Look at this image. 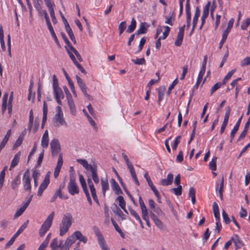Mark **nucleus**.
Wrapping results in <instances>:
<instances>
[{
    "instance_id": "f257e3e1",
    "label": "nucleus",
    "mask_w": 250,
    "mask_h": 250,
    "mask_svg": "<svg viewBox=\"0 0 250 250\" xmlns=\"http://www.w3.org/2000/svg\"><path fill=\"white\" fill-rule=\"evenodd\" d=\"M73 217L70 213H66L63 216L60 224V235H64L68 230L72 223Z\"/></svg>"
},
{
    "instance_id": "f03ea898",
    "label": "nucleus",
    "mask_w": 250,
    "mask_h": 250,
    "mask_svg": "<svg viewBox=\"0 0 250 250\" xmlns=\"http://www.w3.org/2000/svg\"><path fill=\"white\" fill-rule=\"evenodd\" d=\"M55 213L52 211L47 217L46 219L43 222L39 230V235L41 237H42L46 232L51 227L53 220L54 218Z\"/></svg>"
},
{
    "instance_id": "7ed1b4c3",
    "label": "nucleus",
    "mask_w": 250,
    "mask_h": 250,
    "mask_svg": "<svg viewBox=\"0 0 250 250\" xmlns=\"http://www.w3.org/2000/svg\"><path fill=\"white\" fill-rule=\"evenodd\" d=\"M67 188L69 193L72 195H74L75 194H78L79 192V187L75 182V178L72 175L70 176V179L68 184Z\"/></svg>"
},
{
    "instance_id": "20e7f679",
    "label": "nucleus",
    "mask_w": 250,
    "mask_h": 250,
    "mask_svg": "<svg viewBox=\"0 0 250 250\" xmlns=\"http://www.w3.org/2000/svg\"><path fill=\"white\" fill-rule=\"evenodd\" d=\"M29 221L26 220L20 228L16 233L12 237L10 240L7 243L5 248L9 247L13 244L16 238L25 229L28 224Z\"/></svg>"
},
{
    "instance_id": "39448f33",
    "label": "nucleus",
    "mask_w": 250,
    "mask_h": 250,
    "mask_svg": "<svg viewBox=\"0 0 250 250\" xmlns=\"http://www.w3.org/2000/svg\"><path fill=\"white\" fill-rule=\"evenodd\" d=\"M51 154L53 157L56 156L61 151V148L57 139H53L50 143Z\"/></svg>"
},
{
    "instance_id": "423d86ee",
    "label": "nucleus",
    "mask_w": 250,
    "mask_h": 250,
    "mask_svg": "<svg viewBox=\"0 0 250 250\" xmlns=\"http://www.w3.org/2000/svg\"><path fill=\"white\" fill-rule=\"evenodd\" d=\"M234 21V20L233 18H231L229 21L228 24V27L226 28V29L224 31L222 35V39L220 42V49H221L222 47L223 44L225 42L227 38L228 35L233 26Z\"/></svg>"
},
{
    "instance_id": "0eeeda50",
    "label": "nucleus",
    "mask_w": 250,
    "mask_h": 250,
    "mask_svg": "<svg viewBox=\"0 0 250 250\" xmlns=\"http://www.w3.org/2000/svg\"><path fill=\"white\" fill-rule=\"evenodd\" d=\"M52 123L54 126L60 127L62 125L67 126L63 115L55 114L52 119Z\"/></svg>"
},
{
    "instance_id": "6e6552de",
    "label": "nucleus",
    "mask_w": 250,
    "mask_h": 250,
    "mask_svg": "<svg viewBox=\"0 0 250 250\" xmlns=\"http://www.w3.org/2000/svg\"><path fill=\"white\" fill-rule=\"evenodd\" d=\"M23 181V185L24 189L26 191H31V182H30V173L29 169H27L23 176L22 178Z\"/></svg>"
},
{
    "instance_id": "1a4fd4ad",
    "label": "nucleus",
    "mask_w": 250,
    "mask_h": 250,
    "mask_svg": "<svg viewBox=\"0 0 250 250\" xmlns=\"http://www.w3.org/2000/svg\"><path fill=\"white\" fill-rule=\"evenodd\" d=\"M75 241L74 236H70L65 240L64 243L63 244L62 243L61 245V250H69Z\"/></svg>"
},
{
    "instance_id": "9d476101",
    "label": "nucleus",
    "mask_w": 250,
    "mask_h": 250,
    "mask_svg": "<svg viewBox=\"0 0 250 250\" xmlns=\"http://www.w3.org/2000/svg\"><path fill=\"white\" fill-rule=\"evenodd\" d=\"M50 182L49 179V175L48 174H46L43 181L40 185L38 191V196H40L42 195L43 190L46 188Z\"/></svg>"
},
{
    "instance_id": "9b49d317",
    "label": "nucleus",
    "mask_w": 250,
    "mask_h": 250,
    "mask_svg": "<svg viewBox=\"0 0 250 250\" xmlns=\"http://www.w3.org/2000/svg\"><path fill=\"white\" fill-rule=\"evenodd\" d=\"M96 235L98 238V243L102 250H110L106 244L103 235L100 232L97 233Z\"/></svg>"
},
{
    "instance_id": "f8f14e48",
    "label": "nucleus",
    "mask_w": 250,
    "mask_h": 250,
    "mask_svg": "<svg viewBox=\"0 0 250 250\" xmlns=\"http://www.w3.org/2000/svg\"><path fill=\"white\" fill-rule=\"evenodd\" d=\"M63 164V159H62V153L59 154L58 162H57V165L55 168L54 172V176L55 178H57L59 175V173L60 172L61 167Z\"/></svg>"
},
{
    "instance_id": "ddd939ff",
    "label": "nucleus",
    "mask_w": 250,
    "mask_h": 250,
    "mask_svg": "<svg viewBox=\"0 0 250 250\" xmlns=\"http://www.w3.org/2000/svg\"><path fill=\"white\" fill-rule=\"evenodd\" d=\"M54 94L56 98V101L60 105H62L61 99L64 98V94L61 88H57L53 89Z\"/></svg>"
},
{
    "instance_id": "4468645a",
    "label": "nucleus",
    "mask_w": 250,
    "mask_h": 250,
    "mask_svg": "<svg viewBox=\"0 0 250 250\" xmlns=\"http://www.w3.org/2000/svg\"><path fill=\"white\" fill-rule=\"evenodd\" d=\"M149 215L154 222L155 225L160 229H163V223L158 219L157 216L151 211L149 213Z\"/></svg>"
},
{
    "instance_id": "2eb2a0df",
    "label": "nucleus",
    "mask_w": 250,
    "mask_h": 250,
    "mask_svg": "<svg viewBox=\"0 0 250 250\" xmlns=\"http://www.w3.org/2000/svg\"><path fill=\"white\" fill-rule=\"evenodd\" d=\"M173 179V175L172 173L168 174L167 179H162L160 181V185L167 186L172 184Z\"/></svg>"
},
{
    "instance_id": "dca6fc26",
    "label": "nucleus",
    "mask_w": 250,
    "mask_h": 250,
    "mask_svg": "<svg viewBox=\"0 0 250 250\" xmlns=\"http://www.w3.org/2000/svg\"><path fill=\"white\" fill-rule=\"evenodd\" d=\"M149 25L146 22H142L140 25L139 29L135 33L136 35L146 34Z\"/></svg>"
},
{
    "instance_id": "f3484780",
    "label": "nucleus",
    "mask_w": 250,
    "mask_h": 250,
    "mask_svg": "<svg viewBox=\"0 0 250 250\" xmlns=\"http://www.w3.org/2000/svg\"><path fill=\"white\" fill-rule=\"evenodd\" d=\"M210 2L208 1V3L205 5L204 7L203 14L201 17V21L202 22V25H204L206 18L208 17L209 13V8L210 6Z\"/></svg>"
},
{
    "instance_id": "a211bd4d",
    "label": "nucleus",
    "mask_w": 250,
    "mask_h": 250,
    "mask_svg": "<svg viewBox=\"0 0 250 250\" xmlns=\"http://www.w3.org/2000/svg\"><path fill=\"white\" fill-rule=\"evenodd\" d=\"M62 241H59L58 239L54 238L50 244V247L52 250H58L60 249L61 250V246L62 244Z\"/></svg>"
},
{
    "instance_id": "6ab92c4d",
    "label": "nucleus",
    "mask_w": 250,
    "mask_h": 250,
    "mask_svg": "<svg viewBox=\"0 0 250 250\" xmlns=\"http://www.w3.org/2000/svg\"><path fill=\"white\" fill-rule=\"evenodd\" d=\"M242 118V116L238 120V121L236 122L235 125H234L233 128L232 129V130L231 131L230 136V142H231L232 141L236 133L237 132V131H238V130L239 129V126H240V123L241 122Z\"/></svg>"
},
{
    "instance_id": "aec40b11",
    "label": "nucleus",
    "mask_w": 250,
    "mask_h": 250,
    "mask_svg": "<svg viewBox=\"0 0 250 250\" xmlns=\"http://www.w3.org/2000/svg\"><path fill=\"white\" fill-rule=\"evenodd\" d=\"M21 152H18L14 157V158L11 161V165L10 166L9 170H11L14 168L19 163L20 159Z\"/></svg>"
},
{
    "instance_id": "412c9836",
    "label": "nucleus",
    "mask_w": 250,
    "mask_h": 250,
    "mask_svg": "<svg viewBox=\"0 0 250 250\" xmlns=\"http://www.w3.org/2000/svg\"><path fill=\"white\" fill-rule=\"evenodd\" d=\"M231 240H232L236 250L241 249L244 246L243 242L240 239L238 235H235L234 237H231Z\"/></svg>"
},
{
    "instance_id": "4be33fe9",
    "label": "nucleus",
    "mask_w": 250,
    "mask_h": 250,
    "mask_svg": "<svg viewBox=\"0 0 250 250\" xmlns=\"http://www.w3.org/2000/svg\"><path fill=\"white\" fill-rule=\"evenodd\" d=\"M111 184L112 189L115 191L116 194H120L123 193L120 187L115 179H111Z\"/></svg>"
},
{
    "instance_id": "5701e85b",
    "label": "nucleus",
    "mask_w": 250,
    "mask_h": 250,
    "mask_svg": "<svg viewBox=\"0 0 250 250\" xmlns=\"http://www.w3.org/2000/svg\"><path fill=\"white\" fill-rule=\"evenodd\" d=\"M72 235H73L74 237H75L77 239L79 240L80 241L83 242L84 244H85L87 241V238L83 235L80 231H76Z\"/></svg>"
},
{
    "instance_id": "b1692460",
    "label": "nucleus",
    "mask_w": 250,
    "mask_h": 250,
    "mask_svg": "<svg viewBox=\"0 0 250 250\" xmlns=\"http://www.w3.org/2000/svg\"><path fill=\"white\" fill-rule=\"evenodd\" d=\"M67 100L70 112L72 114L75 115L76 113V108L72 97H69V98H67Z\"/></svg>"
},
{
    "instance_id": "393cba45",
    "label": "nucleus",
    "mask_w": 250,
    "mask_h": 250,
    "mask_svg": "<svg viewBox=\"0 0 250 250\" xmlns=\"http://www.w3.org/2000/svg\"><path fill=\"white\" fill-rule=\"evenodd\" d=\"M101 185L103 195L104 196H105L106 191L109 189V184L107 177H106L105 180L103 179H101Z\"/></svg>"
},
{
    "instance_id": "a878e982",
    "label": "nucleus",
    "mask_w": 250,
    "mask_h": 250,
    "mask_svg": "<svg viewBox=\"0 0 250 250\" xmlns=\"http://www.w3.org/2000/svg\"><path fill=\"white\" fill-rule=\"evenodd\" d=\"M213 211L216 221H220L219 207L216 202L213 204Z\"/></svg>"
},
{
    "instance_id": "bb28decb",
    "label": "nucleus",
    "mask_w": 250,
    "mask_h": 250,
    "mask_svg": "<svg viewBox=\"0 0 250 250\" xmlns=\"http://www.w3.org/2000/svg\"><path fill=\"white\" fill-rule=\"evenodd\" d=\"M200 15V10L198 7H196L194 15L193 18L192 24L194 26H196V24L198 22V18Z\"/></svg>"
},
{
    "instance_id": "cd10ccee",
    "label": "nucleus",
    "mask_w": 250,
    "mask_h": 250,
    "mask_svg": "<svg viewBox=\"0 0 250 250\" xmlns=\"http://www.w3.org/2000/svg\"><path fill=\"white\" fill-rule=\"evenodd\" d=\"M186 13L187 20H191L190 0H187L186 4Z\"/></svg>"
},
{
    "instance_id": "c85d7f7f",
    "label": "nucleus",
    "mask_w": 250,
    "mask_h": 250,
    "mask_svg": "<svg viewBox=\"0 0 250 250\" xmlns=\"http://www.w3.org/2000/svg\"><path fill=\"white\" fill-rule=\"evenodd\" d=\"M136 26V20L134 18H132L131 21V24H130V25H129L128 26V28L126 30V32L129 33H131L133 32L134 31V30L135 29Z\"/></svg>"
},
{
    "instance_id": "c756f323",
    "label": "nucleus",
    "mask_w": 250,
    "mask_h": 250,
    "mask_svg": "<svg viewBox=\"0 0 250 250\" xmlns=\"http://www.w3.org/2000/svg\"><path fill=\"white\" fill-rule=\"evenodd\" d=\"M48 111L47 105L45 101L43 102V117L42 119V123L45 124L47 120V114Z\"/></svg>"
},
{
    "instance_id": "7c9ffc66",
    "label": "nucleus",
    "mask_w": 250,
    "mask_h": 250,
    "mask_svg": "<svg viewBox=\"0 0 250 250\" xmlns=\"http://www.w3.org/2000/svg\"><path fill=\"white\" fill-rule=\"evenodd\" d=\"M8 94L5 93L2 98V113L3 114L7 108V101L8 99Z\"/></svg>"
},
{
    "instance_id": "2f4dec72",
    "label": "nucleus",
    "mask_w": 250,
    "mask_h": 250,
    "mask_svg": "<svg viewBox=\"0 0 250 250\" xmlns=\"http://www.w3.org/2000/svg\"><path fill=\"white\" fill-rule=\"evenodd\" d=\"M77 82L81 90L87 89V87L83 80L78 76H76Z\"/></svg>"
},
{
    "instance_id": "473e14b6",
    "label": "nucleus",
    "mask_w": 250,
    "mask_h": 250,
    "mask_svg": "<svg viewBox=\"0 0 250 250\" xmlns=\"http://www.w3.org/2000/svg\"><path fill=\"white\" fill-rule=\"evenodd\" d=\"M236 71V70L235 69L231 70V71H229L227 75L225 77V78L223 79L222 81V84H226V83H227L228 80L231 77L232 75L235 73Z\"/></svg>"
},
{
    "instance_id": "72a5a7b5",
    "label": "nucleus",
    "mask_w": 250,
    "mask_h": 250,
    "mask_svg": "<svg viewBox=\"0 0 250 250\" xmlns=\"http://www.w3.org/2000/svg\"><path fill=\"white\" fill-rule=\"evenodd\" d=\"M20 184V176H17L11 182V187L13 190H15L18 186Z\"/></svg>"
},
{
    "instance_id": "f704fd0d",
    "label": "nucleus",
    "mask_w": 250,
    "mask_h": 250,
    "mask_svg": "<svg viewBox=\"0 0 250 250\" xmlns=\"http://www.w3.org/2000/svg\"><path fill=\"white\" fill-rule=\"evenodd\" d=\"M188 195L191 198V202L193 204L195 203V190L193 187H190L189 190Z\"/></svg>"
},
{
    "instance_id": "c9c22d12",
    "label": "nucleus",
    "mask_w": 250,
    "mask_h": 250,
    "mask_svg": "<svg viewBox=\"0 0 250 250\" xmlns=\"http://www.w3.org/2000/svg\"><path fill=\"white\" fill-rule=\"evenodd\" d=\"M165 90V88H160L158 89V104L160 105V103L162 101V100L163 99V97L164 96V91Z\"/></svg>"
},
{
    "instance_id": "e433bc0d",
    "label": "nucleus",
    "mask_w": 250,
    "mask_h": 250,
    "mask_svg": "<svg viewBox=\"0 0 250 250\" xmlns=\"http://www.w3.org/2000/svg\"><path fill=\"white\" fill-rule=\"evenodd\" d=\"M79 180L83 191L87 190L85 179L82 174L79 175Z\"/></svg>"
},
{
    "instance_id": "4c0bfd02",
    "label": "nucleus",
    "mask_w": 250,
    "mask_h": 250,
    "mask_svg": "<svg viewBox=\"0 0 250 250\" xmlns=\"http://www.w3.org/2000/svg\"><path fill=\"white\" fill-rule=\"evenodd\" d=\"M184 35L178 33L176 40L174 44L177 46H180L183 42Z\"/></svg>"
},
{
    "instance_id": "58836bf2",
    "label": "nucleus",
    "mask_w": 250,
    "mask_h": 250,
    "mask_svg": "<svg viewBox=\"0 0 250 250\" xmlns=\"http://www.w3.org/2000/svg\"><path fill=\"white\" fill-rule=\"evenodd\" d=\"M111 221H112V223L113 225L114 226V227L115 228V229L120 234L121 237L123 238H125V235H124V233L122 232L121 229L118 226V225L116 223V222L114 220H112Z\"/></svg>"
},
{
    "instance_id": "ea45409f",
    "label": "nucleus",
    "mask_w": 250,
    "mask_h": 250,
    "mask_svg": "<svg viewBox=\"0 0 250 250\" xmlns=\"http://www.w3.org/2000/svg\"><path fill=\"white\" fill-rule=\"evenodd\" d=\"M170 190L174 192L175 195L180 196L182 194V187L181 185H179L176 188H172Z\"/></svg>"
},
{
    "instance_id": "a19ab883",
    "label": "nucleus",
    "mask_w": 250,
    "mask_h": 250,
    "mask_svg": "<svg viewBox=\"0 0 250 250\" xmlns=\"http://www.w3.org/2000/svg\"><path fill=\"white\" fill-rule=\"evenodd\" d=\"M205 72L202 71H200V72L198 74V78H197L196 83L194 87V88L197 89L198 88L199 84H200V82H201V81L203 79V76L204 74H205Z\"/></svg>"
},
{
    "instance_id": "79ce46f5",
    "label": "nucleus",
    "mask_w": 250,
    "mask_h": 250,
    "mask_svg": "<svg viewBox=\"0 0 250 250\" xmlns=\"http://www.w3.org/2000/svg\"><path fill=\"white\" fill-rule=\"evenodd\" d=\"M90 192H91V196H92L94 201L97 204L99 205V201H98V197H97V195H96V189H95V187L90 188Z\"/></svg>"
},
{
    "instance_id": "37998d69",
    "label": "nucleus",
    "mask_w": 250,
    "mask_h": 250,
    "mask_svg": "<svg viewBox=\"0 0 250 250\" xmlns=\"http://www.w3.org/2000/svg\"><path fill=\"white\" fill-rule=\"evenodd\" d=\"M223 85L222 84V82H218L215 83L211 88L210 89V95H212L215 91H216L217 89L220 88L221 86Z\"/></svg>"
},
{
    "instance_id": "c03bdc74",
    "label": "nucleus",
    "mask_w": 250,
    "mask_h": 250,
    "mask_svg": "<svg viewBox=\"0 0 250 250\" xmlns=\"http://www.w3.org/2000/svg\"><path fill=\"white\" fill-rule=\"evenodd\" d=\"M44 2L46 5V6L48 7L49 11L54 10V7L55 6V4L54 2L51 0H44Z\"/></svg>"
},
{
    "instance_id": "a18cd8bd",
    "label": "nucleus",
    "mask_w": 250,
    "mask_h": 250,
    "mask_svg": "<svg viewBox=\"0 0 250 250\" xmlns=\"http://www.w3.org/2000/svg\"><path fill=\"white\" fill-rule=\"evenodd\" d=\"M217 158L214 157L212 159L211 161L209 162V168L212 170H216V162Z\"/></svg>"
},
{
    "instance_id": "49530a36",
    "label": "nucleus",
    "mask_w": 250,
    "mask_h": 250,
    "mask_svg": "<svg viewBox=\"0 0 250 250\" xmlns=\"http://www.w3.org/2000/svg\"><path fill=\"white\" fill-rule=\"evenodd\" d=\"M44 150H42V152L40 154L37 163L36 165V167L38 168L40 167L42 164L43 158V155H44Z\"/></svg>"
},
{
    "instance_id": "de8ad7c7",
    "label": "nucleus",
    "mask_w": 250,
    "mask_h": 250,
    "mask_svg": "<svg viewBox=\"0 0 250 250\" xmlns=\"http://www.w3.org/2000/svg\"><path fill=\"white\" fill-rule=\"evenodd\" d=\"M116 200L119 201V205L121 208H124V207H125V202L122 196H119L117 198Z\"/></svg>"
},
{
    "instance_id": "09e8293b",
    "label": "nucleus",
    "mask_w": 250,
    "mask_h": 250,
    "mask_svg": "<svg viewBox=\"0 0 250 250\" xmlns=\"http://www.w3.org/2000/svg\"><path fill=\"white\" fill-rule=\"evenodd\" d=\"M131 61L135 64L143 65L146 63V60L144 58L141 59H137L136 60L132 59Z\"/></svg>"
},
{
    "instance_id": "8fccbe9b",
    "label": "nucleus",
    "mask_w": 250,
    "mask_h": 250,
    "mask_svg": "<svg viewBox=\"0 0 250 250\" xmlns=\"http://www.w3.org/2000/svg\"><path fill=\"white\" fill-rule=\"evenodd\" d=\"M129 210L130 214L133 216L139 222V223H141V219L136 211L131 208H129Z\"/></svg>"
},
{
    "instance_id": "3c124183",
    "label": "nucleus",
    "mask_w": 250,
    "mask_h": 250,
    "mask_svg": "<svg viewBox=\"0 0 250 250\" xmlns=\"http://www.w3.org/2000/svg\"><path fill=\"white\" fill-rule=\"evenodd\" d=\"M77 162L82 165L86 169H87L90 165V164H88L87 161L84 159H77Z\"/></svg>"
},
{
    "instance_id": "603ef678",
    "label": "nucleus",
    "mask_w": 250,
    "mask_h": 250,
    "mask_svg": "<svg viewBox=\"0 0 250 250\" xmlns=\"http://www.w3.org/2000/svg\"><path fill=\"white\" fill-rule=\"evenodd\" d=\"M151 209L152 211L155 212L159 216H162L164 215L163 212L162 211L160 208L157 206L155 207V208H152Z\"/></svg>"
},
{
    "instance_id": "864d4df0",
    "label": "nucleus",
    "mask_w": 250,
    "mask_h": 250,
    "mask_svg": "<svg viewBox=\"0 0 250 250\" xmlns=\"http://www.w3.org/2000/svg\"><path fill=\"white\" fill-rule=\"evenodd\" d=\"M222 216L224 220V221L226 224H229L230 222V219L227 213L226 212V211L224 210H223L222 211Z\"/></svg>"
},
{
    "instance_id": "5fc2aeb1",
    "label": "nucleus",
    "mask_w": 250,
    "mask_h": 250,
    "mask_svg": "<svg viewBox=\"0 0 250 250\" xmlns=\"http://www.w3.org/2000/svg\"><path fill=\"white\" fill-rule=\"evenodd\" d=\"M69 49L75 54L80 62H82L83 61L82 58L81 57L80 54L74 47H73L72 46H71V47Z\"/></svg>"
},
{
    "instance_id": "6e6d98bb",
    "label": "nucleus",
    "mask_w": 250,
    "mask_h": 250,
    "mask_svg": "<svg viewBox=\"0 0 250 250\" xmlns=\"http://www.w3.org/2000/svg\"><path fill=\"white\" fill-rule=\"evenodd\" d=\"M250 24V19L247 18L242 23L241 28L242 30H246Z\"/></svg>"
},
{
    "instance_id": "4d7b16f0",
    "label": "nucleus",
    "mask_w": 250,
    "mask_h": 250,
    "mask_svg": "<svg viewBox=\"0 0 250 250\" xmlns=\"http://www.w3.org/2000/svg\"><path fill=\"white\" fill-rule=\"evenodd\" d=\"M174 13H172V15L170 17H167V16L165 17L166 18V21L165 23L168 24L170 25H172L173 24V22L172 21V20H174Z\"/></svg>"
},
{
    "instance_id": "13d9d810",
    "label": "nucleus",
    "mask_w": 250,
    "mask_h": 250,
    "mask_svg": "<svg viewBox=\"0 0 250 250\" xmlns=\"http://www.w3.org/2000/svg\"><path fill=\"white\" fill-rule=\"evenodd\" d=\"M49 138L42 137L41 145L43 148H47L48 146Z\"/></svg>"
},
{
    "instance_id": "bf43d9fd",
    "label": "nucleus",
    "mask_w": 250,
    "mask_h": 250,
    "mask_svg": "<svg viewBox=\"0 0 250 250\" xmlns=\"http://www.w3.org/2000/svg\"><path fill=\"white\" fill-rule=\"evenodd\" d=\"M165 30L164 32H163V36L161 37V39L163 40H164L167 38V37L168 36L169 33L170 32V30L169 27H168L167 26H166L165 27Z\"/></svg>"
},
{
    "instance_id": "052dcab7",
    "label": "nucleus",
    "mask_w": 250,
    "mask_h": 250,
    "mask_svg": "<svg viewBox=\"0 0 250 250\" xmlns=\"http://www.w3.org/2000/svg\"><path fill=\"white\" fill-rule=\"evenodd\" d=\"M60 88L59 86L58 81L57 78V77L55 75H53V88L55 89V88Z\"/></svg>"
},
{
    "instance_id": "680f3d73",
    "label": "nucleus",
    "mask_w": 250,
    "mask_h": 250,
    "mask_svg": "<svg viewBox=\"0 0 250 250\" xmlns=\"http://www.w3.org/2000/svg\"><path fill=\"white\" fill-rule=\"evenodd\" d=\"M250 64V57H247L241 62L240 65L242 67L248 65Z\"/></svg>"
},
{
    "instance_id": "e2e57ef3",
    "label": "nucleus",
    "mask_w": 250,
    "mask_h": 250,
    "mask_svg": "<svg viewBox=\"0 0 250 250\" xmlns=\"http://www.w3.org/2000/svg\"><path fill=\"white\" fill-rule=\"evenodd\" d=\"M61 35L62 38L63 39L64 42H65V43L67 45L69 48H70L71 47V46H72V45H71V43L69 41V40H68V39L67 38V37H66L65 34L63 32H62L61 33Z\"/></svg>"
},
{
    "instance_id": "0e129e2a",
    "label": "nucleus",
    "mask_w": 250,
    "mask_h": 250,
    "mask_svg": "<svg viewBox=\"0 0 250 250\" xmlns=\"http://www.w3.org/2000/svg\"><path fill=\"white\" fill-rule=\"evenodd\" d=\"M86 170H89L91 172L92 175L97 172V166L96 165H94L92 166L91 165H90Z\"/></svg>"
},
{
    "instance_id": "69168bd1",
    "label": "nucleus",
    "mask_w": 250,
    "mask_h": 250,
    "mask_svg": "<svg viewBox=\"0 0 250 250\" xmlns=\"http://www.w3.org/2000/svg\"><path fill=\"white\" fill-rule=\"evenodd\" d=\"M181 139V136H178L176 138V139H175V140L174 141V144H173V145L172 146V149L173 150H176V149L178 144L180 142Z\"/></svg>"
},
{
    "instance_id": "338daca9",
    "label": "nucleus",
    "mask_w": 250,
    "mask_h": 250,
    "mask_svg": "<svg viewBox=\"0 0 250 250\" xmlns=\"http://www.w3.org/2000/svg\"><path fill=\"white\" fill-rule=\"evenodd\" d=\"M25 211V210L22 208H21L19 209H18L15 213L14 216V219H16L19 216H20L23 212Z\"/></svg>"
},
{
    "instance_id": "774afa93",
    "label": "nucleus",
    "mask_w": 250,
    "mask_h": 250,
    "mask_svg": "<svg viewBox=\"0 0 250 250\" xmlns=\"http://www.w3.org/2000/svg\"><path fill=\"white\" fill-rule=\"evenodd\" d=\"M9 224V221L6 219H3L0 222V227L5 229Z\"/></svg>"
}]
</instances>
